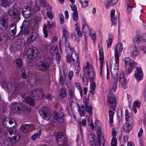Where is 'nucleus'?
I'll use <instances>...</instances> for the list:
<instances>
[{
  "label": "nucleus",
  "instance_id": "1",
  "mask_svg": "<svg viewBox=\"0 0 146 146\" xmlns=\"http://www.w3.org/2000/svg\"><path fill=\"white\" fill-rule=\"evenodd\" d=\"M31 110L30 107L25 106L23 103H15L13 106L11 112L13 113H15L17 111L19 113H23L28 115Z\"/></svg>",
  "mask_w": 146,
  "mask_h": 146
},
{
  "label": "nucleus",
  "instance_id": "2",
  "mask_svg": "<svg viewBox=\"0 0 146 146\" xmlns=\"http://www.w3.org/2000/svg\"><path fill=\"white\" fill-rule=\"evenodd\" d=\"M109 98L108 99V102L110 104V106L111 107L109 111V116L110 118V122L111 123L113 122V119L114 112L112 110L114 111L115 110V106L116 103V100L115 98L113 96L112 94H110L109 96H108Z\"/></svg>",
  "mask_w": 146,
  "mask_h": 146
},
{
  "label": "nucleus",
  "instance_id": "3",
  "mask_svg": "<svg viewBox=\"0 0 146 146\" xmlns=\"http://www.w3.org/2000/svg\"><path fill=\"white\" fill-rule=\"evenodd\" d=\"M8 13L17 22L18 21L20 20L19 14L17 9L13 7L9 8L8 10Z\"/></svg>",
  "mask_w": 146,
  "mask_h": 146
},
{
  "label": "nucleus",
  "instance_id": "4",
  "mask_svg": "<svg viewBox=\"0 0 146 146\" xmlns=\"http://www.w3.org/2000/svg\"><path fill=\"white\" fill-rule=\"evenodd\" d=\"M40 114L44 119L48 120L51 116V113L47 110L45 107H43L40 108L39 110Z\"/></svg>",
  "mask_w": 146,
  "mask_h": 146
},
{
  "label": "nucleus",
  "instance_id": "5",
  "mask_svg": "<svg viewBox=\"0 0 146 146\" xmlns=\"http://www.w3.org/2000/svg\"><path fill=\"white\" fill-rule=\"evenodd\" d=\"M125 66L126 68L127 66L129 65V67L127 69L128 74H130L133 68L135 66V65L134 63V61L133 60H131L129 58L127 57L125 58Z\"/></svg>",
  "mask_w": 146,
  "mask_h": 146
},
{
  "label": "nucleus",
  "instance_id": "6",
  "mask_svg": "<svg viewBox=\"0 0 146 146\" xmlns=\"http://www.w3.org/2000/svg\"><path fill=\"white\" fill-rule=\"evenodd\" d=\"M38 54V51L36 48H31L28 49L27 54L29 59H32L37 56Z\"/></svg>",
  "mask_w": 146,
  "mask_h": 146
},
{
  "label": "nucleus",
  "instance_id": "7",
  "mask_svg": "<svg viewBox=\"0 0 146 146\" xmlns=\"http://www.w3.org/2000/svg\"><path fill=\"white\" fill-rule=\"evenodd\" d=\"M49 68V64L47 62H41L37 64L36 68L40 70L45 71H46Z\"/></svg>",
  "mask_w": 146,
  "mask_h": 146
},
{
  "label": "nucleus",
  "instance_id": "8",
  "mask_svg": "<svg viewBox=\"0 0 146 146\" xmlns=\"http://www.w3.org/2000/svg\"><path fill=\"white\" fill-rule=\"evenodd\" d=\"M97 133L98 135V140L96 141V143H95V146H100L101 143L100 141V137H101V139L102 138L103 139V142L102 143V144L103 146H104V143L105 140L104 139V137L102 136L103 134L101 132V128H98L97 131Z\"/></svg>",
  "mask_w": 146,
  "mask_h": 146
},
{
  "label": "nucleus",
  "instance_id": "9",
  "mask_svg": "<svg viewBox=\"0 0 146 146\" xmlns=\"http://www.w3.org/2000/svg\"><path fill=\"white\" fill-rule=\"evenodd\" d=\"M123 50V47L122 44H118L116 45L115 49V57H116L117 59L119 57V55H120V52Z\"/></svg>",
  "mask_w": 146,
  "mask_h": 146
},
{
  "label": "nucleus",
  "instance_id": "10",
  "mask_svg": "<svg viewBox=\"0 0 146 146\" xmlns=\"http://www.w3.org/2000/svg\"><path fill=\"white\" fill-rule=\"evenodd\" d=\"M136 68L137 72L135 74V77L137 81H138L142 79L143 74L141 68L136 67Z\"/></svg>",
  "mask_w": 146,
  "mask_h": 146
},
{
  "label": "nucleus",
  "instance_id": "11",
  "mask_svg": "<svg viewBox=\"0 0 146 146\" xmlns=\"http://www.w3.org/2000/svg\"><path fill=\"white\" fill-rule=\"evenodd\" d=\"M29 32V28L27 27L22 26L19 33V35H21L23 37H24L27 35Z\"/></svg>",
  "mask_w": 146,
  "mask_h": 146
},
{
  "label": "nucleus",
  "instance_id": "12",
  "mask_svg": "<svg viewBox=\"0 0 146 146\" xmlns=\"http://www.w3.org/2000/svg\"><path fill=\"white\" fill-rule=\"evenodd\" d=\"M17 31L16 24L14 23L11 24L9 29V33L12 36L15 35Z\"/></svg>",
  "mask_w": 146,
  "mask_h": 146
},
{
  "label": "nucleus",
  "instance_id": "13",
  "mask_svg": "<svg viewBox=\"0 0 146 146\" xmlns=\"http://www.w3.org/2000/svg\"><path fill=\"white\" fill-rule=\"evenodd\" d=\"M37 36V34L36 33L33 32L29 37L27 39V42L28 44H29L31 42L35 41Z\"/></svg>",
  "mask_w": 146,
  "mask_h": 146
},
{
  "label": "nucleus",
  "instance_id": "14",
  "mask_svg": "<svg viewBox=\"0 0 146 146\" xmlns=\"http://www.w3.org/2000/svg\"><path fill=\"white\" fill-rule=\"evenodd\" d=\"M24 101L33 107L35 106V101L30 96H27L25 98Z\"/></svg>",
  "mask_w": 146,
  "mask_h": 146
},
{
  "label": "nucleus",
  "instance_id": "15",
  "mask_svg": "<svg viewBox=\"0 0 146 146\" xmlns=\"http://www.w3.org/2000/svg\"><path fill=\"white\" fill-rule=\"evenodd\" d=\"M70 50L72 52L71 55L72 61L74 62L75 60H77V63L78 62V64H79L80 62L79 60L78 54H77L76 52H74V50L73 48H70Z\"/></svg>",
  "mask_w": 146,
  "mask_h": 146
},
{
  "label": "nucleus",
  "instance_id": "16",
  "mask_svg": "<svg viewBox=\"0 0 146 146\" xmlns=\"http://www.w3.org/2000/svg\"><path fill=\"white\" fill-rule=\"evenodd\" d=\"M115 10L114 9H112L110 12V16L111 21L112 23L111 27L113 25H115L116 24V21L117 19V17H115Z\"/></svg>",
  "mask_w": 146,
  "mask_h": 146
},
{
  "label": "nucleus",
  "instance_id": "17",
  "mask_svg": "<svg viewBox=\"0 0 146 146\" xmlns=\"http://www.w3.org/2000/svg\"><path fill=\"white\" fill-rule=\"evenodd\" d=\"M119 82L121 84L122 86L125 85L127 83V79L124 76L123 73L121 72L119 75Z\"/></svg>",
  "mask_w": 146,
  "mask_h": 146
},
{
  "label": "nucleus",
  "instance_id": "18",
  "mask_svg": "<svg viewBox=\"0 0 146 146\" xmlns=\"http://www.w3.org/2000/svg\"><path fill=\"white\" fill-rule=\"evenodd\" d=\"M94 69H90L87 70V72L88 74V78L90 79L91 81L94 80L95 77V74L94 73Z\"/></svg>",
  "mask_w": 146,
  "mask_h": 146
},
{
  "label": "nucleus",
  "instance_id": "19",
  "mask_svg": "<svg viewBox=\"0 0 146 146\" xmlns=\"http://www.w3.org/2000/svg\"><path fill=\"white\" fill-rule=\"evenodd\" d=\"M8 22L0 20V28L3 31H5L7 29Z\"/></svg>",
  "mask_w": 146,
  "mask_h": 146
},
{
  "label": "nucleus",
  "instance_id": "20",
  "mask_svg": "<svg viewBox=\"0 0 146 146\" xmlns=\"http://www.w3.org/2000/svg\"><path fill=\"white\" fill-rule=\"evenodd\" d=\"M23 61L22 60L19 58H18L15 60L14 64L16 67L17 68H20L22 65Z\"/></svg>",
  "mask_w": 146,
  "mask_h": 146
},
{
  "label": "nucleus",
  "instance_id": "21",
  "mask_svg": "<svg viewBox=\"0 0 146 146\" xmlns=\"http://www.w3.org/2000/svg\"><path fill=\"white\" fill-rule=\"evenodd\" d=\"M13 0H1L0 4L2 6L6 7L9 6L10 3Z\"/></svg>",
  "mask_w": 146,
  "mask_h": 146
},
{
  "label": "nucleus",
  "instance_id": "22",
  "mask_svg": "<svg viewBox=\"0 0 146 146\" xmlns=\"http://www.w3.org/2000/svg\"><path fill=\"white\" fill-rule=\"evenodd\" d=\"M83 71L84 72V74L83 75L82 77V81L84 85H87L88 83L89 78L85 76V73L86 70H85V68L84 67L83 68Z\"/></svg>",
  "mask_w": 146,
  "mask_h": 146
},
{
  "label": "nucleus",
  "instance_id": "23",
  "mask_svg": "<svg viewBox=\"0 0 146 146\" xmlns=\"http://www.w3.org/2000/svg\"><path fill=\"white\" fill-rule=\"evenodd\" d=\"M127 11L129 13L132 11V9L133 7V4L131 3L129 0H128L127 2Z\"/></svg>",
  "mask_w": 146,
  "mask_h": 146
},
{
  "label": "nucleus",
  "instance_id": "24",
  "mask_svg": "<svg viewBox=\"0 0 146 146\" xmlns=\"http://www.w3.org/2000/svg\"><path fill=\"white\" fill-rule=\"evenodd\" d=\"M90 88L91 90L90 91V92L92 95L95 94V89L96 88V83L94 82H93L90 84Z\"/></svg>",
  "mask_w": 146,
  "mask_h": 146
},
{
  "label": "nucleus",
  "instance_id": "25",
  "mask_svg": "<svg viewBox=\"0 0 146 146\" xmlns=\"http://www.w3.org/2000/svg\"><path fill=\"white\" fill-rule=\"evenodd\" d=\"M56 139L59 138H62L65 136V134L64 132H58L55 133Z\"/></svg>",
  "mask_w": 146,
  "mask_h": 146
},
{
  "label": "nucleus",
  "instance_id": "26",
  "mask_svg": "<svg viewBox=\"0 0 146 146\" xmlns=\"http://www.w3.org/2000/svg\"><path fill=\"white\" fill-rule=\"evenodd\" d=\"M66 96V93L65 89H61L59 94L58 95V98L60 99L62 98H65Z\"/></svg>",
  "mask_w": 146,
  "mask_h": 146
},
{
  "label": "nucleus",
  "instance_id": "27",
  "mask_svg": "<svg viewBox=\"0 0 146 146\" xmlns=\"http://www.w3.org/2000/svg\"><path fill=\"white\" fill-rule=\"evenodd\" d=\"M111 72L112 77L117 79L118 78V70L111 69Z\"/></svg>",
  "mask_w": 146,
  "mask_h": 146
},
{
  "label": "nucleus",
  "instance_id": "28",
  "mask_svg": "<svg viewBox=\"0 0 146 146\" xmlns=\"http://www.w3.org/2000/svg\"><path fill=\"white\" fill-rule=\"evenodd\" d=\"M31 13V11L25 10V9H23L22 12L23 15L25 18H28L29 17Z\"/></svg>",
  "mask_w": 146,
  "mask_h": 146
},
{
  "label": "nucleus",
  "instance_id": "29",
  "mask_svg": "<svg viewBox=\"0 0 146 146\" xmlns=\"http://www.w3.org/2000/svg\"><path fill=\"white\" fill-rule=\"evenodd\" d=\"M141 39H142V36L137 35L134 37L133 41L136 43L138 44L140 42Z\"/></svg>",
  "mask_w": 146,
  "mask_h": 146
},
{
  "label": "nucleus",
  "instance_id": "30",
  "mask_svg": "<svg viewBox=\"0 0 146 146\" xmlns=\"http://www.w3.org/2000/svg\"><path fill=\"white\" fill-rule=\"evenodd\" d=\"M41 89H35L33 90L32 94L31 96H33V98L34 97V96H38V98L40 97V95H39V92H41Z\"/></svg>",
  "mask_w": 146,
  "mask_h": 146
},
{
  "label": "nucleus",
  "instance_id": "31",
  "mask_svg": "<svg viewBox=\"0 0 146 146\" xmlns=\"http://www.w3.org/2000/svg\"><path fill=\"white\" fill-rule=\"evenodd\" d=\"M95 136L94 134H90L88 136V139L90 142V144L93 145L94 144Z\"/></svg>",
  "mask_w": 146,
  "mask_h": 146
},
{
  "label": "nucleus",
  "instance_id": "32",
  "mask_svg": "<svg viewBox=\"0 0 146 146\" xmlns=\"http://www.w3.org/2000/svg\"><path fill=\"white\" fill-rule=\"evenodd\" d=\"M99 60L100 63L103 62L104 59V52L102 51V49L100 50L99 49Z\"/></svg>",
  "mask_w": 146,
  "mask_h": 146
},
{
  "label": "nucleus",
  "instance_id": "33",
  "mask_svg": "<svg viewBox=\"0 0 146 146\" xmlns=\"http://www.w3.org/2000/svg\"><path fill=\"white\" fill-rule=\"evenodd\" d=\"M1 86L2 88L5 90H7L8 89V83L5 80H3L2 82Z\"/></svg>",
  "mask_w": 146,
  "mask_h": 146
},
{
  "label": "nucleus",
  "instance_id": "34",
  "mask_svg": "<svg viewBox=\"0 0 146 146\" xmlns=\"http://www.w3.org/2000/svg\"><path fill=\"white\" fill-rule=\"evenodd\" d=\"M7 119V118H6L5 116H1L0 119V120L1 121V122H2V124L0 125V128H3V127H4L5 128H8L7 126H5L4 124V122Z\"/></svg>",
  "mask_w": 146,
  "mask_h": 146
},
{
  "label": "nucleus",
  "instance_id": "35",
  "mask_svg": "<svg viewBox=\"0 0 146 146\" xmlns=\"http://www.w3.org/2000/svg\"><path fill=\"white\" fill-rule=\"evenodd\" d=\"M86 111L90 115H92V106H87L85 107Z\"/></svg>",
  "mask_w": 146,
  "mask_h": 146
},
{
  "label": "nucleus",
  "instance_id": "36",
  "mask_svg": "<svg viewBox=\"0 0 146 146\" xmlns=\"http://www.w3.org/2000/svg\"><path fill=\"white\" fill-rule=\"evenodd\" d=\"M64 114L63 113H60L59 114L58 118L57 121L60 122H63L64 121Z\"/></svg>",
  "mask_w": 146,
  "mask_h": 146
},
{
  "label": "nucleus",
  "instance_id": "37",
  "mask_svg": "<svg viewBox=\"0 0 146 146\" xmlns=\"http://www.w3.org/2000/svg\"><path fill=\"white\" fill-rule=\"evenodd\" d=\"M115 63L114 64L112 69L118 70L119 68L118 63L119 62V57H118V58H117V59L116 58L117 57H115Z\"/></svg>",
  "mask_w": 146,
  "mask_h": 146
},
{
  "label": "nucleus",
  "instance_id": "38",
  "mask_svg": "<svg viewBox=\"0 0 146 146\" xmlns=\"http://www.w3.org/2000/svg\"><path fill=\"white\" fill-rule=\"evenodd\" d=\"M125 119L127 121H130L131 119V114L128 113V111L127 110H125Z\"/></svg>",
  "mask_w": 146,
  "mask_h": 146
},
{
  "label": "nucleus",
  "instance_id": "39",
  "mask_svg": "<svg viewBox=\"0 0 146 146\" xmlns=\"http://www.w3.org/2000/svg\"><path fill=\"white\" fill-rule=\"evenodd\" d=\"M63 35L64 37L65 41L66 42L67 40V38H68L69 35L67 30L65 29H64L63 31Z\"/></svg>",
  "mask_w": 146,
  "mask_h": 146
},
{
  "label": "nucleus",
  "instance_id": "40",
  "mask_svg": "<svg viewBox=\"0 0 146 146\" xmlns=\"http://www.w3.org/2000/svg\"><path fill=\"white\" fill-rule=\"evenodd\" d=\"M8 129H7V132H9V134L11 135H12L13 134H15V133H17V131L15 129L16 128H8Z\"/></svg>",
  "mask_w": 146,
  "mask_h": 146
},
{
  "label": "nucleus",
  "instance_id": "41",
  "mask_svg": "<svg viewBox=\"0 0 146 146\" xmlns=\"http://www.w3.org/2000/svg\"><path fill=\"white\" fill-rule=\"evenodd\" d=\"M8 19L9 17L7 14V13H5L2 16L1 19V20L8 22Z\"/></svg>",
  "mask_w": 146,
  "mask_h": 146
},
{
  "label": "nucleus",
  "instance_id": "42",
  "mask_svg": "<svg viewBox=\"0 0 146 146\" xmlns=\"http://www.w3.org/2000/svg\"><path fill=\"white\" fill-rule=\"evenodd\" d=\"M117 140L116 137H112L111 142V145L112 146H116Z\"/></svg>",
  "mask_w": 146,
  "mask_h": 146
},
{
  "label": "nucleus",
  "instance_id": "43",
  "mask_svg": "<svg viewBox=\"0 0 146 146\" xmlns=\"http://www.w3.org/2000/svg\"><path fill=\"white\" fill-rule=\"evenodd\" d=\"M64 138H63V139L62 138H59L56 139V141L59 145H64Z\"/></svg>",
  "mask_w": 146,
  "mask_h": 146
},
{
  "label": "nucleus",
  "instance_id": "44",
  "mask_svg": "<svg viewBox=\"0 0 146 146\" xmlns=\"http://www.w3.org/2000/svg\"><path fill=\"white\" fill-rule=\"evenodd\" d=\"M41 131V129H40L39 130V132H38V133H36L33 135L31 137L32 139L33 140H35L38 136H39L40 135V132Z\"/></svg>",
  "mask_w": 146,
  "mask_h": 146
},
{
  "label": "nucleus",
  "instance_id": "45",
  "mask_svg": "<svg viewBox=\"0 0 146 146\" xmlns=\"http://www.w3.org/2000/svg\"><path fill=\"white\" fill-rule=\"evenodd\" d=\"M56 59L57 62H59L61 60V55L57 51L56 52Z\"/></svg>",
  "mask_w": 146,
  "mask_h": 146
},
{
  "label": "nucleus",
  "instance_id": "46",
  "mask_svg": "<svg viewBox=\"0 0 146 146\" xmlns=\"http://www.w3.org/2000/svg\"><path fill=\"white\" fill-rule=\"evenodd\" d=\"M34 127V125L33 124H23L22 125L20 128H27V127L28 128H30V127L33 128Z\"/></svg>",
  "mask_w": 146,
  "mask_h": 146
},
{
  "label": "nucleus",
  "instance_id": "47",
  "mask_svg": "<svg viewBox=\"0 0 146 146\" xmlns=\"http://www.w3.org/2000/svg\"><path fill=\"white\" fill-rule=\"evenodd\" d=\"M104 4L106 5V6L107 8L108 7L112 6L113 5L111 2V0H109L108 1H106L105 2Z\"/></svg>",
  "mask_w": 146,
  "mask_h": 146
},
{
  "label": "nucleus",
  "instance_id": "48",
  "mask_svg": "<svg viewBox=\"0 0 146 146\" xmlns=\"http://www.w3.org/2000/svg\"><path fill=\"white\" fill-rule=\"evenodd\" d=\"M47 28V26L46 25H45L44 26V27L43 28V32L44 33V36L45 38L47 37L48 36V34H47V31L46 29Z\"/></svg>",
  "mask_w": 146,
  "mask_h": 146
},
{
  "label": "nucleus",
  "instance_id": "49",
  "mask_svg": "<svg viewBox=\"0 0 146 146\" xmlns=\"http://www.w3.org/2000/svg\"><path fill=\"white\" fill-rule=\"evenodd\" d=\"M79 127H80L82 125L85 126L86 125V119H82V121L78 123Z\"/></svg>",
  "mask_w": 146,
  "mask_h": 146
},
{
  "label": "nucleus",
  "instance_id": "50",
  "mask_svg": "<svg viewBox=\"0 0 146 146\" xmlns=\"http://www.w3.org/2000/svg\"><path fill=\"white\" fill-rule=\"evenodd\" d=\"M72 15L74 20L75 21H76L78 19V16L77 12L73 13Z\"/></svg>",
  "mask_w": 146,
  "mask_h": 146
},
{
  "label": "nucleus",
  "instance_id": "51",
  "mask_svg": "<svg viewBox=\"0 0 146 146\" xmlns=\"http://www.w3.org/2000/svg\"><path fill=\"white\" fill-rule=\"evenodd\" d=\"M75 30L77 32V34L78 36L80 37H81L82 36V35L81 31L80 30L79 28L78 27L76 26L75 29Z\"/></svg>",
  "mask_w": 146,
  "mask_h": 146
},
{
  "label": "nucleus",
  "instance_id": "52",
  "mask_svg": "<svg viewBox=\"0 0 146 146\" xmlns=\"http://www.w3.org/2000/svg\"><path fill=\"white\" fill-rule=\"evenodd\" d=\"M133 50L132 52V54L133 56H136L138 54V50L137 48L135 46H134Z\"/></svg>",
  "mask_w": 146,
  "mask_h": 146
},
{
  "label": "nucleus",
  "instance_id": "53",
  "mask_svg": "<svg viewBox=\"0 0 146 146\" xmlns=\"http://www.w3.org/2000/svg\"><path fill=\"white\" fill-rule=\"evenodd\" d=\"M14 139L11 138H8L7 139V141L11 145H14L16 141H14Z\"/></svg>",
  "mask_w": 146,
  "mask_h": 146
},
{
  "label": "nucleus",
  "instance_id": "54",
  "mask_svg": "<svg viewBox=\"0 0 146 146\" xmlns=\"http://www.w3.org/2000/svg\"><path fill=\"white\" fill-rule=\"evenodd\" d=\"M79 111L80 116H84L85 113L84 109H81L79 108Z\"/></svg>",
  "mask_w": 146,
  "mask_h": 146
},
{
  "label": "nucleus",
  "instance_id": "55",
  "mask_svg": "<svg viewBox=\"0 0 146 146\" xmlns=\"http://www.w3.org/2000/svg\"><path fill=\"white\" fill-rule=\"evenodd\" d=\"M21 138V136L19 134H16L15 136L13 137V139L14 141H17L19 140Z\"/></svg>",
  "mask_w": 146,
  "mask_h": 146
},
{
  "label": "nucleus",
  "instance_id": "56",
  "mask_svg": "<svg viewBox=\"0 0 146 146\" xmlns=\"http://www.w3.org/2000/svg\"><path fill=\"white\" fill-rule=\"evenodd\" d=\"M70 6L72 10L73 11V13H75L76 12H78L77 9V7L75 5L72 4L70 5Z\"/></svg>",
  "mask_w": 146,
  "mask_h": 146
},
{
  "label": "nucleus",
  "instance_id": "57",
  "mask_svg": "<svg viewBox=\"0 0 146 146\" xmlns=\"http://www.w3.org/2000/svg\"><path fill=\"white\" fill-rule=\"evenodd\" d=\"M66 61L68 63H70L72 61L71 56L69 54L67 55L66 56Z\"/></svg>",
  "mask_w": 146,
  "mask_h": 146
},
{
  "label": "nucleus",
  "instance_id": "58",
  "mask_svg": "<svg viewBox=\"0 0 146 146\" xmlns=\"http://www.w3.org/2000/svg\"><path fill=\"white\" fill-rule=\"evenodd\" d=\"M20 86L19 84H16L14 85V90L15 92H18L19 90Z\"/></svg>",
  "mask_w": 146,
  "mask_h": 146
},
{
  "label": "nucleus",
  "instance_id": "59",
  "mask_svg": "<svg viewBox=\"0 0 146 146\" xmlns=\"http://www.w3.org/2000/svg\"><path fill=\"white\" fill-rule=\"evenodd\" d=\"M40 9L39 5H35L33 8V9L35 12L39 11L40 10Z\"/></svg>",
  "mask_w": 146,
  "mask_h": 146
},
{
  "label": "nucleus",
  "instance_id": "60",
  "mask_svg": "<svg viewBox=\"0 0 146 146\" xmlns=\"http://www.w3.org/2000/svg\"><path fill=\"white\" fill-rule=\"evenodd\" d=\"M5 33L3 32L1 33H0V42L3 40L5 37Z\"/></svg>",
  "mask_w": 146,
  "mask_h": 146
},
{
  "label": "nucleus",
  "instance_id": "61",
  "mask_svg": "<svg viewBox=\"0 0 146 146\" xmlns=\"http://www.w3.org/2000/svg\"><path fill=\"white\" fill-rule=\"evenodd\" d=\"M107 47H110L111 45L112 42V39L111 38H109L108 41H107Z\"/></svg>",
  "mask_w": 146,
  "mask_h": 146
},
{
  "label": "nucleus",
  "instance_id": "62",
  "mask_svg": "<svg viewBox=\"0 0 146 146\" xmlns=\"http://www.w3.org/2000/svg\"><path fill=\"white\" fill-rule=\"evenodd\" d=\"M140 102L137 101H135L133 103V106L137 107L138 108L140 106Z\"/></svg>",
  "mask_w": 146,
  "mask_h": 146
},
{
  "label": "nucleus",
  "instance_id": "63",
  "mask_svg": "<svg viewBox=\"0 0 146 146\" xmlns=\"http://www.w3.org/2000/svg\"><path fill=\"white\" fill-rule=\"evenodd\" d=\"M46 15L49 19H52L53 18L52 14L51 12L48 11L46 13Z\"/></svg>",
  "mask_w": 146,
  "mask_h": 146
},
{
  "label": "nucleus",
  "instance_id": "64",
  "mask_svg": "<svg viewBox=\"0 0 146 146\" xmlns=\"http://www.w3.org/2000/svg\"><path fill=\"white\" fill-rule=\"evenodd\" d=\"M39 3L40 5L43 7H44L46 5V2H45V0H40Z\"/></svg>",
  "mask_w": 146,
  "mask_h": 146
}]
</instances>
